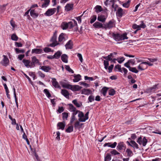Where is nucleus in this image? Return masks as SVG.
<instances>
[{
  "label": "nucleus",
  "mask_w": 161,
  "mask_h": 161,
  "mask_svg": "<svg viewBox=\"0 0 161 161\" xmlns=\"http://www.w3.org/2000/svg\"><path fill=\"white\" fill-rule=\"evenodd\" d=\"M112 36L114 39L116 41H119L121 40H124L125 39H127L128 38V37L127 36L126 33H125L123 34L113 33Z\"/></svg>",
  "instance_id": "f257e3e1"
},
{
  "label": "nucleus",
  "mask_w": 161,
  "mask_h": 161,
  "mask_svg": "<svg viewBox=\"0 0 161 161\" xmlns=\"http://www.w3.org/2000/svg\"><path fill=\"white\" fill-rule=\"evenodd\" d=\"M89 112H87L84 115V114L81 111L79 112V113L78 114V117L79 119L78 120L80 122H84L86 120L88 119V114H89Z\"/></svg>",
  "instance_id": "f03ea898"
},
{
  "label": "nucleus",
  "mask_w": 161,
  "mask_h": 161,
  "mask_svg": "<svg viewBox=\"0 0 161 161\" xmlns=\"http://www.w3.org/2000/svg\"><path fill=\"white\" fill-rule=\"evenodd\" d=\"M57 35L55 33H54L53 36L52 37L51 41L52 42V43L50 44L49 46L51 47H54L55 46L59 45V43L57 42Z\"/></svg>",
  "instance_id": "7ed1b4c3"
},
{
  "label": "nucleus",
  "mask_w": 161,
  "mask_h": 161,
  "mask_svg": "<svg viewBox=\"0 0 161 161\" xmlns=\"http://www.w3.org/2000/svg\"><path fill=\"white\" fill-rule=\"evenodd\" d=\"M114 24L113 21L110 20L108 23H106L104 25L103 28L106 30L107 29H110L114 27Z\"/></svg>",
  "instance_id": "20e7f679"
},
{
  "label": "nucleus",
  "mask_w": 161,
  "mask_h": 161,
  "mask_svg": "<svg viewBox=\"0 0 161 161\" xmlns=\"http://www.w3.org/2000/svg\"><path fill=\"white\" fill-rule=\"evenodd\" d=\"M56 11V8L49 9L44 14L47 16H51L54 14Z\"/></svg>",
  "instance_id": "39448f33"
},
{
  "label": "nucleus",
  "mask_w": 161,
  "mask_h": 161,
  "mask_svg": "<svg viewBox=\"0 0 161 161\" xmlns=\"http://www.w3.org/2000/svg\"><path fill=\"white\" fill-rule=\"evenodd\" d=\"M125 10H124L121 8L118 7L116 13V15L119 17H121L125 14Z\"/></svg>",
  "instance_id": "423d86ee"
},
{
  "label": "nucleus",
  "mask_w": 161,
  "mask_h": 161,
  "mask_svg": "<svg viewBox=\"0 0 161 161\" xmlns=\"http://www.w3.org/2000/svg\"><path fill=\"white\" fill-rule=\"evenodd\" d=\"M125 145L123 142H120L119 143L117 147V149L120 151L123 150H125Z\"/></svg>",
  "instance_id": "0eeeda50"
},
{
  "label": "nucleus",
  "mask_w": 161,
  "mask_h": 161,
  "mask_svg": "<svg viewBox=\"0 0 161 161\" xmlns=\"http://www.w3.org/2000/svg\"><path fill=\"white\" fill-rule=\"evenodd\" d=\"M67 37L65 34L64 33H61L59 36L58 38V42H63L66 40V38Z\"/></svg>",
  "instance_id": "6e6552de"
},
{
  "label": "nucleus",
  "mask_w": 161,
  "mask_h": 161,
  "mask_svg": "<svg viewBox=\"0 0 161 161\" xmlns=\"http://www.w3.org/2000/svg\"><path fill=\"white\" fill-rule=\"evenodd\" d=\"M22 62L24 63V65L27 68L32 67V65L31 61L30 60L25 59H23Z\"/></svg>",
  "instance_id": "1a4fd4ad"
},
{
  "label": "nucleus",
  "mask_w": 161,
  "mask_h": 161,
  "mask_svg": "<svg viewBox=\"0 0 161 161\" xmlns=\"http://www.w3.org/2000/svg\"><path fill=\"white\" fill-rule=\"evenodd\" d=\"M3 58L2 62L3 65L5 66H7L9 63V60L7 57L5 55L3 56Z\"/></svg>",
  "instance_id": "9d476101"
},
{
  "label": "nucleus",
  "mask_w": 161,
  "mask_h": 161,
  "mask_svg": "<svg viewBox=\"0 0 161 161\" xmlns=\"http://www.w3.org/2000/svg\"><path fill=\"white\" fill-rule=\"evenodd\" d=\"M68 23V26L70 29H71L73 27L77 25L76 21L74 19H72V21L69 22Z\"/></svg>",
  "instance_id": "9b49d317"
},
{
  "label": "nucleus",
  "mask_w": 161,
  "mask_h": 161,
  "mask_svg": "<svg viewBox=\"0 0 161 161\" xmlns=\"http://www.w3.org/2000/svg\"><path fill=\"white\" fill-rule=\"evenodd\" d=\"M128 145L134 148L137 149L139 148L138 144L134 141H131L130 142H127Z\"/></svg>",
  "instance_id": "f8f14e48"
},
{
  "label": "nucleus",
  "mask_w": 161,
  "mask_h": 161,
  "mask_svg": "<svg viewBox=\"0 0 161 161\" xmlns=\"http://www.w3.org/2000/svg\"><path fill=\"white\" fill-rule=\"evenodd\" d=\"M61 85L64 88L69 89L71 90L72 85L64 82H61Z\"/></svg>",
  "instance_id": "ddd939ff"
},
{
  "label": "nucleus",
  "mask_w": 161,
  "mask_h": 161,
  "mask_svg": "<svg viewBox=\"0 0 161 161\" xmlns=\"http://www.w3.org/2000/svg\"><path fill=\"white\" fill-rule=\"evenodd\" d=\"M52 85L56 88H60V87L58 82L56 80L55 78H52Z\"/></svg>",
  "instance_id": "4468645a"
},
{
  "label": "nucleus",
  "mask_w": 161,
  "mask_h": 161,
  "mask_svg": "<svg viewBox=\"0 0 161 161\" xmlns=\"http://www.w3.org/2000/svg\"><path fill=\"white\" fill-rule=\"evenodd\" d=\"M73 43L72 40H69L65 45L66 48L68 49H71L73 48Z\"/></svg>",
  "instance_id": "2eb2a0df"
},
{
  "label": "nucleus",
  "mask_w": 161,
  "mask_h": 161,
  "mask_svg": "<svg viewBox=\"0 0 161 161\" xmlns=\"http://www.w3.org/2000/svg\"><path fill=\"white\" fill-rule=\"evenodd\" d=\"M32 62L31 65H32V67L35 66L36 64H39V60L37 59L36 57H33L31 58Z\"/></svg>",
  "instance_id": "dca6fc26"
},
{
  "label": "nucleus",
  "mask_w": 161,
  "mask_h": 161,
  "mask_svg": "<svg viewBox=\"0 0 161 161\" xmlns=\"http://www.w3.org/2000/svg\"><path fill=\"white\" fill-rule=\"evenodd\" d=\"M74 79L73 81L74 82H78L81 79V76L80 74L74 75Z\"/></svg>",
  "instance_id": "f3484780"
},
{
  "label": "nucleus",
  "mask_w": 161,
  "mask_h": 161,
  "mask_svg": "<svg viewBox=\"0 0 161 161\" xmlns=\"http://www.w3.org/2000/svg\"><path fill=\"white\" fill-rule=\"evenodd\" d=\"M61 93L67 98H69V94L68 91L67 90L62 89L61 91Z\"/></svg>",
  "instance_id": "a211bd4d"
},
{
  "label": "nucleus",
  "mask_w": 161,
  "mask_h": 161,
  "mask_svg": "<svg viewBox=\"0 0 161 161\" xmlns=\"http://www.w3.org/2000/svg\"><path fill=\"white\" fill-rule=\"evenodd\" d=\"M65 122H59L57 124V126L58 127V129H61L63 130L64 129L65 126Z\"/></svg>",
  "instance_id": "6ab92c4d"
},
{
  "label": "nucleus",
  "mask_w": 161,
  "mask_h": 161,
  "mask_svg": "<svg viewBox=\"0 0 161 161\" xmlns=\"http://www.w3.org/2000/svg\"><path fill=\"white\" fill-rule=\"evenodd\" d=\"M93 26L96 28H103L104 25L102 23L98 22H96L93 24Z\"/></svg>",
  "instance_id": "aec40b11"
},
{
  "label": "nucleus",
  "mask_w": 161,
  "mask_h": 161,
  "mask_svg": "<svg viewBox=\"0 0 161 161\" xmlns=\"http://www.w3.org/2000/svg\"><path fill=\"white\" fill-rule=\"evenodd\" d=\"M117 143L116 142H114L113 144H110V143H107L104 144L103 146L105 147L108 146V147H110L111 148H114L116 146Z\"/></svg>",
  "instance_id": "412c9836"
},
{
  "label": "nucleus",
  "mask_w": 161,
  "mask_h": 161,
  "mask_svg": "<svg viewBox=\"0 0 161 161\" xmlns=\"http://www.w3.org/2000/svg\"><path fill=\"white\" fill-rule=\"evenodd\" d=\"M145 62L141 63L138 66V69L141 70H144L145 69H147V66L143 65V64H145Z\"/></svg>",
  "instance_id": "4be33fe9"
},
{
  "label": "nucleus",
  "mask_w": 161,
  "mask_h": 161,
  "mask_svg": "<svg viewBox=\"0 0 161 161\" xmlns=\"http://www.w3.org/2000/svg\"><path fill=\"white\" fill-rule=\"evenodd\" d=\"M82 88V87L80 86L79 85L72 86L71 90L73 91H80Z\"/></svg>",
  "instance_id": "5701e85b"
},
{
  "label": "nucleus",
  "mask_w": 161,
  "mask_h": 161,
  "mask_svg": "<svg viewBox=\"0 0 161 161\" xmlns=\"http://www.w3.org/2000/svg\"><path fill=\"white\" fill-rule=\"evenodd\" d=\"M62 60L64 63H67L68 62V56L66 54H63L62 55L61 57Z\"/></svg>",
  "instance_id": "b1692460"
},
{
  "label": "nucleus",
  "mask_w": 161,
  "mask_h": 161,
  "mask_svg": "<svg viewBox=\"0 0 161 161\" xmlns=\"http://www.w3.org/2000/svg\"><path fill=\"white\" fill-rule=\"evenodd\" d=\"M73 8V5L72 4H67L65 7V10L68 11L72 10Z\"/></svg>",
  "instance_id": "393cba45"
},
{
  "label": "nucleus",
  "mask_w": 161,
  "mask_h": 161,
  "mask_svg": "<svg viewBox=\"0 0 161 161\" xmlns=\"http://www.w3.org/2000/svg\"><path fill=\"white\" fill-rule=\"evenodd\" d=\"M106 19L105 16L104 15H100L98 17L97 20L99 21L104 22Z\"/></svg>",
  "instance_id": "a878e982"
},
{
  "label": "nucleus",
  "mask_w": 161,
  "mask_h": 161,
  "mask_svg": "<svg viewBox=\"0 0 161 161\" xmlns=\"http://www.w3.org/2000/svg\"><path fill=\"white\" fill-rule=\"evenodd\" d=\"M61 27L63 30H66L69 27L68 24L66 22H64L61 24Z\"/></svg>",
  "instance_id": "bb28decb"
},
{
  "label": "nucleus",
  "mask_w": 161,
  "mask_h": 161,
  "mask_svg": "<svg viewBox=\"0 0 161 161\" xmlns=\"http://www.w3.org/2000/svg\"><path fill=\"white\" fill-rule=\"evenodd\" d=\"M30 13L31 16L34 18L37 17L38 15V14L36 13L34 10H31L30 11Z\"/></svg>",
  "instance_id": "cd10ccee"
},
{
  "label": "nucleus",
  "mask_w": 161,
  "mask_h": 161,
  "mask_svg": "<svg viewBox=\"0 0 161 161\" xmlns=\"http://www.w3.org/2000/svg\"><path fill=\"white\" fill-rule=\"evenodd\" d=\"M94 9H95V11L97 13H98L103 11V9L101 6L99 5H97L95 6Z\"/></svg>",
  "instance_id": "c85d7f7f"
},
{
  "label": "nucleus",
  "mask_w": 161,
  "mask_h": 161,
  "mask_svg": "<svg viewBox=\"0 0 161 161\" xmlns=\"http://www.w3.org/2000/svg\"><path fill=\"white\" fill-rule=\"evenodd\" d=\"M40 69L42 70L45 72H48L51 69V68L49 66H42L41 67Z\"/></svg>",
  "instance_id": "c756f323"
},
{
  "label": "nucleus",
  "mask_w": 161,
  "mask_h": 161,
  "mask_svg": "<svg viewBox=\"0 0 161 161\" xmlns=\"http://www.w3.org/2000/svg\"><path fill=\"white\" fill-rule=\"evenodd\" d=\"M109 88L106 87H104L102 88L101 90V92L104 96H105Z\"/></svg>",
  "instance_id": "7c9ffc66"
},
{
  "label": "nucleus",
  "mask_w": 161,
  "mask_h": 161,
  "mask_svg": "<svg viewBox=\"0 0 161 161\" xmlns=\"http://www.w3.org/2000/svg\"><path fill=\"white\" fill-rule=\"evenodd\" d=\"M50 2V0H44V2L42 3V8L47 7L48 5Z\"/></svg>",
  "instance_id": "2f4dec72"
},
{
  "label": "nucleus",
  "mask_w": 161,
  "mask_h": 161,
  "mask_svg": "<svg viewBox=\"0 0 161 161\" xmlns=\"http://www.w3.org/2000/svg\"><path fill=\"white\" fill-rule=\"evenodd\" d=\"M42 50L40 49H34L32 50L31 53H32L40 54L42 53Z\"/></svg>",
  "instance_id": "473e14b6"
},
{
  "label": "nucleus",
  "mask_w": 161,
  "mask_h": 161,
  "mask_svg": "<svg viewBox=\"0 0 161 161\" xmlns=\"http://www.w3.org/2000/svg\"><path fill=\"white\" fill-rule=\"evenodd\" d=\"M62 53L60 51H58L54 55V57L56 59H58L60 57Z\"/></svg>",
  "instance_id": "72a5a7b5"
},
{
  "label": "nucleus",
  "mask_w": 161,
  "mask_h": 161,
  "mask_svg": "<svg viewBox=\"0 0 161 161\" xmlns=\"http://www.w3.org/2000/svg\"><path fill=\"white\" fill-rule=\"evenodd\" d=\"M73 131V127L72 126H69L65 130V131L67 133H70Z\"/></svg>",
  "instance_id": "f704fd0d"
},
{
  "label": "nucleus",
  "mask_w": 161,
  "mask_h": 161,
  "mask_svg": "<svg viewBox=\"0 0 161 161\" xmlns=\"http://www.w3.org/2000/svg\"><path fill=\"white\" fill-rule=\"evenodd\" d=\"M69 108L70 111L71 112H75L76 110V108L71 104H69Z\"/></svg>",
  "instance_id": "c9c22d12"
},
{
  "label": "nucleus",
  "mask_w": 161,
  "mask_h": 161,
  "mask_svg": "<svg viewBox=\"0 0 161 161\" xmlns=\"http://www.w3.org/2000/svg\"><path fill=\"white\" fill-rule=\"evenodd\" d=\"M129 69L130 71L132 72L135 73H137L138 72V71L135 67H130Z\"/></svg>",
  "instance_id": "e433bc0d"
},
{
  "label": "nucleus",
  "mask_w": 161,
  "mask_h": 161,
  "mask_svg": "<svg viewBox=\"0 0 161 161\" xmlns=\"http://www.w3.org/2000/svg\"><path fill=\"white\" fill-rule=\"evenodd\" d=\"M113 54L111 53L108 55L107 56H103L102 57V58L108 60L110 61L111 60V57L112 56Z\"/></svg>",
  "instance_id": "4c0bfd02"
},
{
  "label": "nucleus",
  "mask_w": 161,
  "mask_h": 161,
  "mask_svg": "<svg viewBox=\"0 0 161 161\" xmlns=\"http://www.w3.org/2000/svg\"><path fill=\"white\" fill-rule=\"evenodd\" d=\"M90 92V91L89 89H83L82 90V94L85 95H87L89 94Z\"/></svg>",
  "instance_id": "58836bf2"
},
{
  "label": "nucleus",
  "mask_w": 161,
  "mask_h": 161,
  "mask_svg": "<svg viewBox=\"0 0 161 161\" xmlns=\"http://www.w3.org/2000/svg\"><path fill=\"white\" fill-rule=\"evenodd\" d=\"M43 92L48 98H49L51 97V94L47 89H45Z\"/></svg>",
  "instance_id": "ea45409f"
},
{
  "label": "nucleus",
  "mask_w": 161,
  "mask_h": 161,
  "mask_svg": "<svg viewBox=\"0 0 161 161\" xmlns=\"http://www.w3.org/2000/svg\"><path fill=\"white\" fill-rule=\"evenodd\" d=\"M80 121H76L74 124V127L75 129H80Z\"/></svg>",
  "instance_id": "a19ab883"
},
{
  "label": "nucleus",
  "mask_w": 161,
  "mask_h": 161,
  "mask_svg": "<svg viewBox=\"0 0 161 161\" xmlns=\"http://www.w3.org/2000/svg\"><path fill=\"white\" fill-rule=\"evenodd\" d=\"M117 60L119 64H121L125 60V58L124 57L118 58Z\"/></svg>",
  "instance_id": "79ce46f5"
},
{
  "label": "nucleus",
  "mask_w": 161,
  "mask_h": 161,
  "mask_svg": "<svg viewBox=\"0 0 161 161\" xmlns=\"http://www.w3.org/2000/svg\"><path fill=\"white\" fill-rule=\"evenodd\" d=\"M115 93V91L113 89H111L108 91V94L111 96H113Z\"/></svg>",
  "instance_id": "37998d69"
},
{
  "label": "nucleus",
  "mask_w": 161,
  "mask_h": 161,
  "mask_svg": "<svg viewBox=\"0 0 161 161\" xmlns=\"http://www.w3.org/2000/svg\"><path fill=\"white\" fill-rule=\"evenodd\" d=\"M111 158L110 155L107 154L106 156L105 157L104 161H110Z\"/></svg>",
  "instance_id": "c03bdc74"
},
{
  "label": "nucleus",
  "mask_w": 161,
  "mask_h": 161,
  "mask_svg": "<svg viewBox=\"0 0 161 161\" xmlns=\"http://www.w3.org/2000/svg\"><path fill=\"white\" fill-rule=\"evenodd\" d=\"M11 39L13 40L17 41L18 39V37L15 34H13L11 36Z\"/></svg>",
  "instance_id": "a18cd8bd"
},
{
  "label": "nucleus",
  "mask_w": 161,
  "mask_h": 161,
  "mask_svg": "<svg viewBox=\"0 0 161 161\" xmlns=\"http://www.w3.org/2000/svg\"><path fill=\"white\" fill-rule=\"evenodd\" d=\"M130 0H128L126 2L123 4V6L125 8H128L130 6Z\"/></svg>",
  "instance_id": "49530a36"
},
{
  "label": "nucleus",
  "mask_w": 161,
  "mask_h": 161,
  "mask_svg": "<svg viewBox=\"0 0 161 161\" xmlns=\"http://www.w3.org/2000/svg\"><path fill=\"white\" fill-rule=\"evenodd\" d=\"M147 139L145 137H144L142 140V146L143 147H145L146 146L147 143Z\"/></svg>",
  "instance_id": "de8ad7c7"
},
{
  "label": "nucleus",
  "mask_w": 161,
  "mask_h": 161,
  "mask_svg": "<svg viewBox=\"0 0 161 161\" xmlns=\"http://www.w3.org/2000/svg\"><path fill=\"white\" fill-rule=\"evenodd\" d=\"M65 68L69 72H71L72 74L74 73V71L70 68L69 65H65Z\"/></svg>",
  "instance_id": "09e8293b"
},
{
  "label": "nucleus",
  "mask_w": 161,
  "mask_h": 161,
  "mask_svg": "<svg viewBox=\"0 0 161 161\" xmlns=\"http://www.w3.org/2000/svg\"><path fill=\"white\" fill-rule=\"evenodd\" d=\"M62 115L63 119L64 120V119H65L66 120H67L68 117V113H67L64 112L62 113Z\"/></svg>",
  "instance_id": "8fccbe9b"
},
{
  "label": "nucleus",
  "mask_w": 161,
  "mask_h": 161,
  "mask_svg": "<svg viewBox=\"0 0 161 161\" xmlns=\"http://www.w3.org/2000/svg\"><path fill=\"white\" fill-rule=\"evenodd\" d=\"M97 19V16L95 15H93L91 18L90 20V23L92 24L94 23Z\"/></svg>",
  "instance_id": "3c124183"
},
{
  "label": "nucleus",
  "mask_w": 161,
  "mask_h": 161,
  "mask_svg": "<svg viewBox=\"0 0 161 161\" xmlns=\"http://www.w3.org/2000/svg\"><path fill=\"white\" fill-rule=\"evenodd\" d=\"M104 65V68L106 69H107L108 66L109 65V62L108 61L104 60L103 61Z\"/></svg>",
  "instance_id": "603ef678"
},
{
  "label": "nucleus",
  "mask_w": 161,
  "mask_h": 161,
  "mask_svg": "<svg viewBox=\"0 0 161 161\" xmlns=\"http://www.w3.org/2000/svg\"><path fill=\"white\" fill-rule=\"evenodd\" d=\"M111 154L114 155H116L119 154L120 153L118 152L116 150L113 149L111 152Z\"/></svg>",
  "instance_id": "864d4df0"
},
{
  "label": "nucleus",
  "mask_w": 161,
  "mask_h": 161,
  "mask_svg": "<svg viewBox=\"0 0 161 161\" xmlns=\"http://www.w3.org/2000/svg\"><path fill=\"white\" fill-rule=\"evenodd\" d=\"M126 152L127 153V155L128 156L130 157L132 156V152L130 149H127L126 150Z\"/></svg>",
  "instance_id": "5fc2aeb1"
},
{
  "label": "nucleus",
  "mask_w": 161,
  "mask_h": 161,
  "mask_svg": "<svg viewBox=\"0 0 161 161\" xmlns=\"http://www.w3.org/2000/svg\"><path fill=\"white\" fill-rule=\"evenodd\" d=\"M72 103L77 107H80V104L77 103L76 99L73 100L72 101Z\"/></svg>",
  "instance_id": "6e6d98bb"
},
{
  "label": "nucleus",
  "mask_w": 161,
  "mask_h": 161,
  "mask_svg": "<svg viewBox=\"0 0 161 161\" xmlns=\"http://www.w3.org/2000/svg\"><path fill=\"white\" fill-rule=\"evenodd\" d=\"M132 28L134 29H137V31L140 30V27L139 25L134 24L132 25Z\"/></svg>",
  "instance_id": "4d7b16f0"
},
{
  "label": "nucleus",
  "mask_w": 161,
  "mask_h": 161,
  "mask_svg": "<svg viewBox=\"0 0 161 161\" xmlns=\"http://www.w3.org/2000/svg\"><path fill=\"white\" fill-rule=\"evenodd\" d=\"M15 51L17 53H24L25 52V50L24 49L20 50L19 48H16Z\"/></svg>",
  "instance_id": "13d9d810"
},
{
  "label": "nucleus",
  "mask_w": 161,
  "mask_h": 161,
  "mask_svg": "<svg viewBox=\"0 0 161 161\" xmlns=\"http://www.w3.org/2000/svg\"><path fill=\"white\" fill-rule=\"evenodd\" d=\"M115 69H117L119 72H122V68H121V66L120 65L118 64L116 65L115 67Z\"/></svg>",
  "instance_id": "bf43d9fd"
},
{
  "label": "nucleus",
  "mask_w": 161,
  "mask_h": 161,
  "mask_svg": "<svg viewBox=\"0 0 161 161\" xmlns=\"http://www.w3.org/2000/svg\"><path fill=\"white\" fill-rule=\"evenodd\" d=\"M94 100V97L92 95H90L88 97V100L89 102H92Z\"/></svg>",
  "instance_id": "052dcab7"
},
{
  "label": "nucleus",
  "mask_w": 161,
  "mask_h": 161,
  "mask_svg": "<svg viewBox=\"0 0 161 161\" xmlns=\"http://www.w3.org/2000/svg\"><path fill=\"white\" fill-rule=\"evenodd\" d=\"M141 22L142 24L140 25H139V26L140 27V30L141 28H145L146 27V25L144 23L143 21H142Z\"/></svg>",
  "instance_id": "680f3d73"
},
{
  "label": "nucleus",
  "mask_w": 161,
  "mask_h": 161,
  "mask_svg": "<svg viewBox=\"0 0 161 161\" xmlns=\"http://www.w3.org/2000/svg\"><path fill=\"white\" fill-rule=\"evenodd\" d=\"M29 75L30 76L33 77V80H34L36 78V77L34 72H30L29 73Z\"/></svg>",
  "instance_id": "e2e57ef3"
},
{
  "label": "nucleus",
  "mask_w": 161,
  "mask_h": 161,
  "mask_svg": "<svg viewBox=\"0 0 161 161\" xmlns=\"http://www.w3.org/2000/svg\"><path fill=\"white\" fill-rule=\"evenodd\" d=\"M77 56L79 58V59L81 62H82L83 61V58L81 54L80 53H78L77 54Z\"/></svg>",
  "instance_id": "0e129e2a"
},
{
  "label": "nucleus",
  "mask_w": 161,
  "mask_h": 161,
  "mask_svg": "<svg viewBox=\"0 0 161 161\" xmlns=\"http://www.w3.org/2000/svg\"><path fill=\"white\" fill-rule=\"evenodd\" d=\"M114 67V65L113 64H111L110 66L108 67V72L109 73L112 72V69Z\"/></svg>",
  "instance_id": "69168bd1"
},
{
  "label": "nucleus",
  "mask_w": 161,
  "mask_h": 161,
  "mask_svg": "<svg viewBox=\"0 0 161 161\" xmlns=\"http://www.w3.org/2000/svg\"><path fill=\"white\" fill-rule=\"evenodd\" d=\"M64 111V108L63 107H58V112L59 113H61L63 112Z\"/></svg>",
  "instance_id": "338daca9"
},
{
  "label": "nucleus",
  "mask_w": 161,
  "mask_h": 161,
  "mask_svg": "<svg viewBox=\"0 0 161 161\" xmlns=\"http://www.w3.org/2000/svg\"><path fill=\"white\" fill-rule=\"evenodd\" d=\"M137 143H138L140 145H141L142 142V138L140 137L138 139L137 141Z\"/></svg>",
  "instance_id": "774afa93"
}]
</instances>
